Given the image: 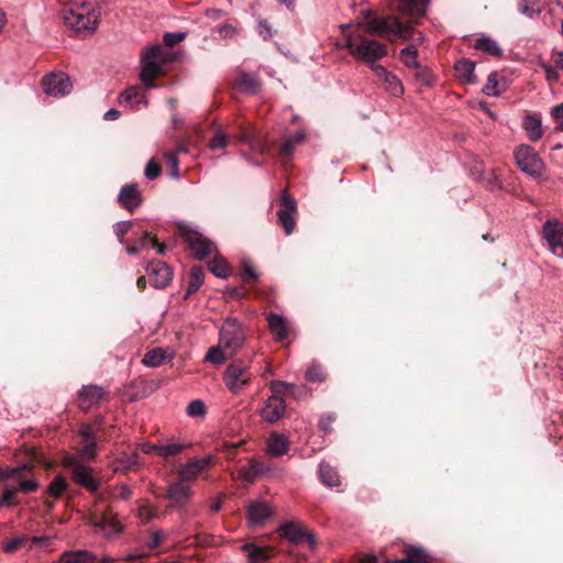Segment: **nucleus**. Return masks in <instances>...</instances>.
I'll return each mask as SVG.
<instances>
[{"label": "nucleus", "instance_id": "nucleus-10", "mask_svg": "<svg viewBox=\"0 0 563 563\" xmlns=\"http://www.w3.org/2000/svg\"><path fill=\"white\" fill-rule=\"evenodd\" d=\"M297 213L296 200L284 190L280 198V209L277 212L278 222L287 235L291 234L296 227L295 216Z\"/></svg>", "mask_w": 563, "mask_h": 563}, {"label": "nucleus", "instance_id": "nucleus-49", "mask_svg": "<svg viewBox=\"0 0 563 563\" xmlns=\"http://www.w3.org/2000/svg\"><path fill=\"white\" fill-rule=\"evenodd\" d=\"M18 487L11 484H5L4 492L2 497L0 498V506L2 507H10L14 505V499L18 494Z\"/></svg>", "mask_w": 563, "mask_h": 563}, {"label": "nucleus", "instance_id": "nucleus-13", "mask_svg": "<svg viewBox=\"0 0 563 563\" xmlns=\"http://www.w3.org/2000/svg\"><path fill=\"white\" fill-rule=\"evenodd\" d=\"M236 139L239 142L249 145L254 151H265L266 145L261 132L251 123H241L239 125Z\"/></svg>", "mask_w": 563, "mask_h": 563}, {"label": "nucleus", "instance_id": "nucleus-38", "mask_svg": "<svg viewBox=\"0 0 563 563\" xmlns=\"http://www.w3.org/2000/svg\"><path fill=\"white\" fill-rule=\"evenodd\" d=\"M268 471V466L264 461L252 459L249 461V466L244 471V478L249 482L255 481L260 475Z\"/></svg>", "mask_w": 563, "mask_h": 563}, {"label": "nucleus", "instance_id": "nucleus-9", "mask_svg": "<svg viewBox=\"0 0 563 563\" xmlns=\"http://www.w3.org/2000/svg\"><path fill=\"white\" fill-rule=\"evenodd\" d=\"M251 376L246 366L241 362H233L225 369L223 380L233 394H240L250 384Z\"/></svg>", "mask_w": 563, "mask_h": 563}, {"label": "nucleus", "instance_id": "nucleus-14", "mask_svg": "<svg viewBox=\"0 0 563 563\" xmlns=\"http://www.w3.org/2000/svg\"><path fill=\"white\" fill-rule=\"evenodd\" d=\"M282 536L295 544L307 542L311 548L317 543L316 538L298 522H288L280 527Z\"/></svg>", "mask_w": 563, "mask_h": 563}, {"label": "nucleus", "instance_id": "nucleus-40", "mask_svg": "<svg viewBox=\"0 0 563 563\" xmlns=\"http://www.w3.org/2000/svg\"><path fill=\"white\" fill-rule=\"evenodd\" d=\"M231 144V134L223 126L216 125L213 122V152L223 150Z\"/></svg>", "mask_w": 563, "mask_h": 563}, {"label": "nucleus", "instance_id": "nucleus-63", "mask_svg": "<svg viewBox=\"0 0 563 563\" xmlns=\"http://www.w3.org/2000/svg\"><path fill=\"white\" fill-rule=\"evenodd\" d=\"M551 114L559 124L556 129L563 131V102L555 106L552 109Z\"/></svg>", "mask_w": 563, "mask_h": 563}, {"label": "nucleus", "instance_id": "nucleus-47", "mask_svg": "<svg viewBox=\"0 0 563 563\" xmlns=\"http://www.w3.org/2000/svg\"><path fill=\"white\" fill-rule=\"evenodd\" d=\"M188 446V443H169L166 445H162L159 450V456L163 457L164 460H167L170 456L180 454Z\"/></svg>", "mask_w": 563, "mask_h": 563}, {"label": "nucleus", "instance_id": "nucleus-58", "mask_svg": "<svg viewBox=\"0 0 563 563\" xmlns=\"http://www.w3.org/2000/svg\"><path fill=\"white\" fill-rule=\"evenodd\" d=\"M161 174L159 165L154 161H150L145 167V176L147 179H155Z\"/></svg>", "mask_w": 563, "mask_h": 563}, {"label": "nucleus", "instance_id": "nucleus-51", "mask_svg": "<svg viewBox=\"0 0 563 563\" xmlns=\"http://www.w3.org/2000/svg\"><path fill=\"white\" fill-rule=\"evenodd\" d=\"M166 164L169 168V174L173 178L179 177V170H178V158L176 152H166L164 154Z\"/></svg>", "mask_w": 563, "mask_h": 563}, {"label": "nucleus", "instance_id": "nucleus-57", "mask_svg": "<svg viewBox=\"0 0 563 563\" xmlns=\"http://www.w3.org/2000/svg\"><path fill=\"white\" fill-rule=\"evenodd\" d=\"M25 541H26V538H24V537L13 538L4 544L3 550L5 553H13L18 549H20L24 544Z\"/></svg>", "mask_w": 563, "mask_h": 563}, {"label": "nucleus", "instance_id": "nucleus-33", "mask_svg": "<svg viewBox=\"0 0 563 563\" xmlns=\"http://www.w3.org/2000/svg\"><path fill=\"white\" fill-rule=\"evenodd\" d=\"M169 358H172V354H167L162 347H156L145 353L142 363L147 367H157Z\"/></svg>", "mask_w": 563, "mask_h": 563}, {"label": "nucleus", "instance_id": "nucleus-4", "mask_svg": "<svg viewBox=\"0 0 563 563\" xmlns=\"http://www.w3.org/2000/svg\"><path fill=\"white\" fill-rule=\"evenodd\" d=\"M177 232L187 245L191 256L203 260L210 252V244L196 227L186 222H177Z\"/></svg>", "mask_w": 563, "mask_h": 563}, {"label": "nucleus", "instance_id": "nucleus-50", "mask_svg": "<svg viewBox=\"0 0 563 563\" xmlns=\"http://www.w3.org/2000/svg\"><path fill=\"white\" fill-rule=\"evenodd\" d=\"M186 412L191 418L203 417L207 413V408L201 400L195 399L188 404Z\"/></svg>", "mask_w": 563, "mask_h": 563}, {"label": "nucleus", "instance_id": "nucleus-61", "mask_svg": "<svg viewBox=\"0 0 563 563\" xmlns=\"http://www.w3.org/2000/svg\"><path fill=\"white\" fill-rule=\"evenodd\" d=\"M217 30H218V33L220 34V36L223 38H232L236 33L235 26L230 23L220 25L217 27Z\"/></svg>", "mask_w": 563, "mask_h": 563}, {"label": "nucleus", "instance_id": "nucleus-52", "mask_svg": "<svg viewBox=\"0 0 563 563\" xmlns=\"http://www.w3.org/2000/svg\"><path fill=\"white\" fill-rule=\"evenodd\" d=\"M167 538V532L164 531V530H156L154 531L151 537H150V540L146 542V547L150 549V550H155L157 549L162 542Z\"/></svg>", "mask_w": 563, "mask_h": 563}, {"label": "nucleus", "instance_id": "nucleus-42", "mask_svg": "<svg viewBox=\"0 0 563 563\" xmlns=\"http://www.w3.org/2000/svg\"><path fill=\"white\" fill-rule=\"evenodd\" d=\"M384 563H426V555L421 549L410 548L402 560L385 561Z\"/></svg>", "mask_w": 563, "mask_h": 563}, {"label": "nucleus", "instance_id": "nucleus-37", "mask_svg": "<svg viewBox=\"0 0 563 563\" xmlns=\"http://www.w3.org/2000/svg\"><path fill=\"white\" fill-rule=\"evenodd\" d=\"M474 48L485 52L495 57H500L503 55V51L497 44V42L485 36L476 40Z\"/></svg>", "mask_w": 563, "mask_h": 563}, {"label": "nucleus", "instance_id": "nucleus-15", "mask_svg": "<svg viewBox=\"0 0 563 563\" xmlns=\"http://www.w3.org/2000/svg\"><path fill=\"white\" fill-rule=\"evenodd\" d=\"M233 88L242 93L256 95L262 89V82L257 76L238 70L233 79Z\"/></svg>", "mask_w": 563, "mask_h": 563}, {"label": "nucleus", "instance_id": "nucleus-8", "mask_svg": "<svg viewBox=\"0 0 563 563\" xmlns=\"http://www.w3.org/2000/svg\"><path fill=\"white\" fill-rule=\"evenodd\" d=\"M515 158L519 168L531 176H539L543 169L542 159L529 145L522 144L515 151Z\"/></svg>", "mask_w": 563, "mask_h": 563}, {"label": "nucleus", "instance_id": "nucleus-31", "mask_svg": "<svg viewBox=\"0 0 563 563\" xmlns=\"http://www.w3.org/2000/svg\"><path fill=\"white\" fill-rule=\"evenodd\" d=\"M522 128L531 142L539 141L543 135L541 119L537 114H527L523 118Z\"/></svg>", "mask_w": 563, "mask_h": 563}, {"label": "nucleus", "instance_id": "nucleus-20", "mask_svg": "<svg viewBox=\"0 0 563 563\" xmlns=\"http://www.w3.org/2000/svg\"><path fill=\"white\" fill-rule=\"evenodd\" d=\"M114 472L129 473L136 471L140 467V455L137 452L120 453L112 463Z\"/></svg>", "mask_w": 563, "mask_h": 563}, {"label": "nucleus", "instance_id": "nucleus-23", "mask_svg": "<svg viewBox=\"0 0 563 563\" xmlns=\"http://www.w3.org/2000/svg\"><path fill=\"white\" fill-rule=\"evenodd\" d=\"M285 411V401L280 396H272L262 409V417L268 422L277 421Z\"/></svg>", "mask_w": 563, "mask_h": 563}, {"label": "nucleus", "instance_id": "nucleus-3", "mask_svg": "<svg viewBox=\"0 0 563 563\" xmlns=\"http://www.w3.org/2000/svg\"><path fill=\"white\" fill-rule=\"evenodd\" d=\"M244 333L235 319L228 318L219 332V343L213 346V364H222L242 346Z\"/></svg>", "mask_w": 563, "mask_h": 563}, {"label": "nucleus", "instance_id": "nucleus-27", "mask_svg": "<svg viewBox=\"0 0 563 563\" xmlns=\"http://www.w3.org/2000/svg\"><path fill=\"white\" fill-rule=\"evenodd\" d=\"M267 322L276 341L282 342L287 339L289 329L286 320L282 316L271 312L267 317Z\"/></svg>", "mask_w": 563, "mask_h": 563}, {"label": "nucleus", "instance_id": "nucleus-22", "mask_svg": "<svg viewBox=\"0 0 563 563\" xmlns=\"http://www.w3.org/2000/svg\"><path fill=\"white\" fill-rule=\"evenodd\" d=\"M543 235L551 249L563 245V224L556 220H548L543 225Z\"/></svg>", "mask_w": 563, "mask_h": 563}, {"label": "nucleus", "instance_id": "nucleus-12", "mask_svg": "<svg viewBox=\"0 0 563 563\" xmlns=\"http://www.w3.org/2000/svg\"><path fill=\"white\" fill-rule=\"evenodd\" d=\"M145 269L151 285L155 288H165L173 279L172 268L164 262H150Z\"/></svg>", "mask_w": 563, "mask_h": 563}, {"label": "nucleus", "instance_id": "nucleus-41", "mask_svg": "<svg viewBox=\"0 0 563 563\" xmlns=\"http://www.w3.org/2000/svg\"><path fill=\"white\" fill-rule=\"evenodd\" d=\"M418 49L413 45H408L399 53V59L410 68H416L420 63L418 62Z\"/></svg>", "mask_w": 563, "mask_h": 563}, {"label": "nucleus", "instance_id": "nucleus-35", "mask_svg": "<svg viewBox=\"0 0 563 563\" xmlns=\"http://www.w3.org/2000/svg\"><path fill=\"white\" fill-rule=\"evenodd\" d=\"M319 476L321 482L329 487H336L340 485V476L338 472L327 462L320 463Z\"/></svg>", "mask_w": 563, "mask_h": 563}, {"label": "nucleus", "instance_id": "nucleus-55", "mask_svg": "<svg viewBox=\"0 0 563 563\" xmlns=\"http://www.w3.org/2000/svg\"><path fill=\"white\" fill-rule=\"evenodd\" d=\"M271 388L274 393L273 396H280V395H287L289 390L292 388V385L287 384L282 380H274L271 384Z\"/></svg>", "mask_w": 563, "mask_h": 563}, {"label": "nucleus", "instance_id": "nucleus-19", "mask_svg": "<svg viewBox=\"0 0 563 563\" xmlns=\"http://www.w3.org/2000/svg\"><path fill=\"white\" fill-rule=\"evenodd\" d=\"M272 514V507L266 501L252 503L247 508V518L252 526L263 525Z\"/></svg>", "mask_w": 563, "mask_h": 563}, {"label": "nucleus", "instance_id": "nucleus-48", "mask_svg": "<svg viewBox=\"0 0 563 563\" xmlns=\"http://www.w3.org/2000/svg\"><path fill=\"white\" fill-rule=\"evenodd\" d=\"M504 89L505 86L500 87L499 81L497 79V74L492 73L487 78V82L484 86L483 91L487 96H498Z\"/></svg>", "mask_w": 563, "mask_h": 563}, {"label": "nucleus", "instance_id": "nucleus-62", "mask_svg": "<svg viewBox=\"0 0 563 563\" xmlns=\"http://www.w3.org/2000/svg\"><path fill=\"white\" fill-rule=\"evenodd\" d=\"M295 148L296 146L291 144L288 139H286L279 147V156L283 158H288L292 155Z\"/></svg>", "mask_w": 563, "mask_h": 563}, {"label": "nucleus", "instance_id": "nucleus-56", "mask_svg": "<svg viewBox=\"0 0 563 563\" xmlns=\"http://www.w3.org/2000/svg\"><path fill=\"white\" fill-rule=\"evenodd\" d=\"M335 419L336 417L334 413H328L323 416L318 423L320 430H322L324 433H331L333 431L332 423L335 421Z\"/></svg>", "mask_w": 563, "mask_h": 563}, {"label": "nucleus", "instance_id": "nucleus-36", "mask_svg": "<svg viewBox=\"0 0 563 563\" xmlns=\"http://www.w3.org/2000/svg\"><path fill=\"white\" fill-rule=\"evenodd\" d=\"M205 282V273L201 266L194 265L190 269L188 288L185 295L187 298L190 294L196 292Z\"/></svg>", "mask_w": 563, "mask_h": 563}, {"label": "nucleus", "instance_id": "nucleus-43", "mask_svg": "<svg viewBox=\"0 0 563 563\" xmlns=\"http://www.w3.org/2000/svg\"><path fill=\"white\" fill-rule=\"evenodd\" d=\"M518 5L520 13L529 18H533L541 13L540 0H521Z\"/></svg>", "mask_w": 563, "mask_h": 563}, {"label": "nucleus", "instance_id": "nucleus-44", "mask_svg": "<svg viewBox=\"0 0 563 563\" xmlns=\"http://www.w3.org/2000/svg\"><path fill=\"white\" fill-rule=\"evenodd\" d=\"M384 82L386 85V90L393 96L399 97L402 95L404 86L395 74L390 73L389 75H386Z\"/></svg>", "mask_w": 563, "mask_h": 563}, {"label": "nucleus", "instance_id": "nucleus-39", "mask_svg": "<svg viewBox=\"0 0 563 563\" xmlns=\"http://www.w3.org/2000/svg\"><path fill=\"white\" fill-rule=\"evenodd\" d=\"M232 273L231 266L217 250L213 249V276L227 278Z\"/></svg>", "mask_w": 563, "mask_h": 563}, {"label": "nucleus", "instance_id": "nucleus-45", "mask_svg": "<svg viewBox=\"0 0 563 563\" xmlns=\"http://www.w3.org/2000/svg\"><path fill=\"white\" fill-rule=\"evenodd\" d=\"M68 488L66 478L62 475L55 476L48 486V494L55 498H58Z\"/></svg>", "mask_w": 563, "mask_h": 563}, {"label": "nucleus", "instance_id": "nucleus-34", "mask_svg": "<svg viewBox=\"0 0 563 563\" xmlns=\"http://www.w3.org/2000/svg\"><path fill=\"white\" fill-rule=\"evenodd\" d=\"M96 559L92 552L86 550L66 551L60 556L63 563H89Z\"/></svg>", "mask_w": 563, "mask_h": 563}, {"label": "nucleus", "instance_id": "nucleus-26", "mask_svg": "<svg viewBox=\"0 0 563 563\" xmlns=\"http://www.w3.org/2000/svg\"><path fill=\"white\" fill-rule=\"evenodd\" d=\"M81 438V456L93 459L96 455V433L92 426H85L80 431Z\"/></svg>", "mask_w": 563, "mask_h": 563}, {"label": "nucleus", "instance_id": "nucleus-53", "mask_svg": "<svg viewBox=\"0 0 563 563\" xmlns=\"http://www.w3.org/2000/svg\"><path fill=\"white\" fill-rule=\"evenodd\" d=\"M186 36V32H167L163 36V42L166 46L172 47L185 40Z\"/></svg>", "mask_w": 563, "mask_h": 563}, {"label": "nucleus", "instance_id": "nucleus-29", "mask_svg": "<svg viewBox=\"0 0 563 563\" xmlns=\"http://www.w3.org/2000/svg\"><path fill=\"white\" fill-rule=\"evenodd\" d=\"M289 442L287 438L280 433L273 432L267 440V453L271 456H282L287 453Z\"/></svg>", "mask_w": 563, "mask_h": 563}, {"label": "nucleus", "instance_id": "nucleus-18", "mask_svg": "<svg viewBox=\"0 0 563 563\" xmlns=\"http://www.w3.org/2000/svg\"><path fill=\"white\" fill-rule=\"evenodd\" d=\"M210 461L211 457L209 455L203 459L190 460L178 470V475L183 481L189 482L199 476Z\"/></svg>", "mask_w": 563, "mask_h": 563}, {"label": "nucleus", "instance_id": "nucleus-64", "mask_svg": "<svg viewBox=\"0 0 563 563\" xmlns=\"http://www.w3.org/2000/svg\"><path fill=\"white\" fill-rule=\"evenodd\" d=\"M306 377L311 382H322L324 379V374L319 367H310L307 371Z\"/></svg>", "mask_w": 563, "mask_h": 563}, {"label": "nucleus", "instance_id": "nucleus-30", "mask_svg": "<svg viewBox=\"0 0 563 563\" xmlns=\"http://www.w3.org/2000/svg\"><path fill=\"white\" fill-rule=\"evenodd\" d=\"M95 526L107 538L115 537L122 531V525L111 514L102 516Z\"/></svg>", "mask_w": 563, "mask_h": 563}, {"label": "nucleus", "instance_id": "nucleus-7", "mask_svg": "<svg viewBox=\"0 0 563 563\" xmlns=\"http://www.w3.org/2000/svg\"><path fill=\"white\" fill-rule=\"evenodd\" d=\"M64 465L69 468L74 482L89 492H97L100 483L92 476L91 467L79 463L74 456H66L64 459Z\"/></svg>", "mask_w": 563, "mask_h": 563}, {"label": "nucleus", "instance_id": "nucleus-54", "mask_svg": "<svg viewBox=\"0 0 563 563\" xmlns=\"http://www.w3.org/2000/svg\"><path fill=\"white\" fill-rule=\"evenodd\" d=\"M241 276L243 278V282L247 284L251 283V280H256L258 277L256 271L247 261L242 262Z\"/></svg>", "mask_w": 563, "mask_h": 563}, {"label": "nucleus", "instance_id": "nucleus-5", "mask_svg": "<svg viewBox=\"0 0 563 563\" xmlns=\"http://www.w3.org/2000/svg\"><path fill=\"white\" fill-rule=\"evenodd\" d=\"M172 59V53L164 51L159 44H154L142 54V70H145L146 77L158 76L164 71V66Z\"/></svg>", "mask_w": 563, "mask_h": 563}, {"label": "nucleus", "instance_id": "nucleus-17", "mask_svg": "<svg viewBox=\"0 0 563 563\" xmlns=\"http://www.w3.org/2000/svg\"><path fill=\"white\" fill-rule=\"evenodd\" d=\"M103 397L104 390L102 387L97 385L84 386L78 394V404L81 409L89 410L99 405Z\"/></svg>", "mask_w": 563, "mask_h": 563}, {"label": "nucleus", "instance_id": "nucleus-21", "mask_svg": "<svg viewBox=\"0 0 563 563\" xmlns=\"http://www.w3.org/2000/svg\"><path fill=\"white\" fill-rule=\"evenodd\" d=\"M191 496V488L187 482L179 477V481L168 485L167 497L177 505H184Z\"/></svg>", "mask_w": 563, "mask_h": 563}, {"label": "nucleus", "instance_id": "nucleus-59", "mask_svg": "<svg viewBox=\"0 0 563 563\" xmlns=\"http://www.w3.org/2000/svg\"><path fill=\"white\" fill-rule=\"evenodd\" d=\"M132 496V490L131 488L125 485V484H121L119 485L114 493H113V497L117 498V499H122V500H126L129 499L130 497Z\"/></svg>", "mask_w": 563, "mask_h": 563}, {"label": "nucleus", "instance_id": "nucleus-32", "mask_svg": "<svg viewBox=\"0 0 563 563\" xmlns=\"http://www.w3.org/2000/svg\"><path fill=\"white\" fill-rule=\"evenodd\" d=\"M121 104H125L132 109H137L140 103L146 106L142 89L136 86L129 87L125 89L119 99Z\"/></svg>", "mask_w": 563, "mask_h": 563}, {"label": "nucleus", "instance_id": "nucleus-28", "mask_svg": "<svg viewBox=\"0 0 563 563\" xmlns=\"http://www.w3.org/2000/svg\"><path fill=\"white\" fill-rule=\"evenodd\" d=\"M430 0H398L397 9L402 14L410 16L423 15Z\"/></svg>", "mask_w": 563, "mask_h": 563}, {"label": "nucleus", "instance_id": "nucleus-11", "mask_svg": "<svg viewBox=\"0 0 563 563\" xmlns=\"http://www.w3.org/2000/svg\"><path fill=\"white\" fill-rule=\"evenodd\" d=\"M44 91L52 97H64L71 91L70 78L64 74H51L43 79Z\"/></svg>", "mask_w": 563, "mask_h": 563}, {"label": "nucleus", "instance_id": "nucleus-60", "mask_svg": "<svg viewBox=\"0 0 563 563\" xmlns=\"http://www.w3.org/2000/svg\"><path fill=\"white\" fill-rule=\"evenodd\" d=\"M132 225L131 221H120L114 224V232L120 238V243L123 244L122 236L128 233Z\"/></svg>", "mask_w": 563, "mask_h": 563}, {"label": "nucleus", "instance_id": "nucleus-24", "mask_svg": "<svg viewBox=\"0 0 563 563\" xmlns=\"http://www.w3.org/2000/svg\"><path fill=\"white\" fill-rule=\"evenodd\" d=\"M250 563H266L273 555V549L256 543H246L241 547Z\"/></svg>", "mask_w": 563, "mask_h": 563}, {"label": "nucleus", "instance_id": "nucleus-1", "mask_svg": "<svg viewBox=\"0 0 563 563\" xmlns=\"http://www.w3.org/2000/svg\"><path fill=\"white\" fill-rule=\"evenodd\" d=\"M345 40V47L351 55L367 65L387 55V45L371 37H385L390 42L398 38L409 40L412 37L411 25L401 22L395 15L378 16L374 11L363 12V20H357L352 30L350 24L341 25Z\"/></svg>", "mask_w": 563, "mask_h": 563}, {"label": "nucleus", "instance_id": "nucleus-25", "mask_svg": "<svg viewBox=\"0 0 563 563\" xmlns=\"http://www.w3.org/2000/svg\"><path fill=\"white\" fill-rule=\"evenodd\" d=\"M474 70L475 63L470 59L462 58L454 64L455 77L464 84L477 82Z\"/></svg>", "mask_w": 563, "mask_h": 563}, {"label": "nucleus", "instance_id": "nucleus-16", "mask_svg": "<svg viewBox=\"0 0 563 563\" xmlns=\"http://www.w3.org/2000/svg\"><path fill=\"white\" fill-rule=\"evenodd\" d=\"M118 199L123 208L133 212L142 203V196L139 186L136 184L124 185L119 192Z\"/></svg>", "mask_w": 563, "mask_h": 563}, {"label": "nucleus", "instance_id": "nucleus-2", "mask_svg": "<svg viewBox=\"0 0 563 563\" xmlns=\"http://www.w3.org/2000/svg\"><path fill=\"white\" fill-rule=\"evenodd\" d=\"M100 12L95 3L86 0H70L63 9L65 24L73 31L88 35L95 32Z\"/></svg>", "mask_w": 563, "mask_h": 563}, {"label": "nucleus", "instance_id": "nucleus-46", "mask_svg": "<svg viewBox=\"0 0 563 563\" xmlns=\"http://www.w3.org/2000/svg\"><path fill=\"white\" fill-rule=\"evenodd\" d=\"M415 69H416L415 76L418 81H420L422 85H424L427 87L433 86V84L435 81V76L430 68L418 65V67H416Z\"/></svg>", "mask_w": 563, "mask_h": 563}, {"label": "nucleus", "instance_id": "nucleus-6", "mask_svg": "<svg viewBox=\"0 0 563 563\" xmlns=\"http://www.w3.org/2000/svg\"><path fill=\"white\" fill-rule=\"evenodd\" d=\"M10 479L18 487V492L32 493L38 487L37 482L34 479L32 468L29 464H22L18 467H8L0 471V481Z\"/></svg>", "mask_w": 563, "mask_h": 563}]
</instances>
